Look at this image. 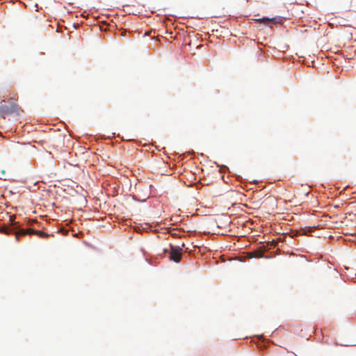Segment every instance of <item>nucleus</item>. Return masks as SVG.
<instances>
[{
  "label": "nucleus",
  "mask_w": 356,
  "mask_h": 356,
  "mask_svg": "<svg viewBox=\"0 0 356 356\" xmlns=\"http://www.w3.org/2000/svg\"><path fill=\"white\" fill-rule=\"evenodd\" d=\"M10 221L11 224L8 227H3L0 229L1 232L6 234H13L17 241L20 240L21 236H22V229L20 227L19 222H16L13 219V216H10Z\"/></svg>",
  "instance_id": "1"
},
{
  "label": "nucleus",
  "mask_w": 356,
  "mask_h": 356,
  "mask_svg": "<svg viewBox=\"0 0 356 356\" xmlns=\"http://www.w3.org/2000/svg\"><path fill=\"white\" fill-rule=\"evenodd\" d=\"M182 256V249L179 246L170 245L169 259L176 263L180 262Z\"/></svg>",
  "instance_id": "2"
},
{
  "label": "nucleus",
  "mask_w": 356,
  "mask_h": 356,
  "mask_svg": "<svg viewBox=\"0 0 356 356\" xmlns=\"http://www.w3.org/2000/svg\"><path fill=\"white\" fill-rule=\"evenodd\" d=\"M10 100H11L10 106H8L6 104L2 105V106H1L2 112L4 114H10V113H18V111H19L18 105L15 103V102L13 99H11Z\"/></svg>",
  "instance_id": "3"
},
{
  "label": "nucleus",
  "mask_w": 356,
  "mask_h": 356,
  "mask_svg": "<svg viewBox=\"0 0 356 356\" xmlns=\"http://www.w3.org/2000/svg\"><path fill=\"white\" fill-rule=\"evenodd\" d=\"M27 234L28 235L35 234L40 238H47L49 236L48 234H47L45 232H42L41 231H35L32 228L24 229V236Z\"/></svg>",
  "instance_id": "4"
},
{
  "label": "nucleus",
  "mask_w": 356,
  "mask_h": 356,
  "mask_svg": "<svg viewBox=\"0 0 356 356\" xmlns=\"http://www.w3.org/2000/svg\"><path fill=\"white\" fill-rule=\"evenodd\" d=\"M264 256V252L262 250H256L250 253V257L251 258H261Z\"/></svg>",
  "instance_id": "5"
},
{
  "label": "nucleus",
  "mask_w": 356,
  "mask_h": 356,
  "mask_svg": "<svg viewBox=\"0 0 356 356\" xmlns=\"http://www.w3.org/2000/svg\"><path fill=\"white\" fill-rule=\"evenodd\" d=\"M259 22H264L266 24H270L271 22H277L276 18H271V19H269V18H262V19H259Z\"/></svg>",
  "instance_id": "6"
},
{
  "label": "nucleus",
  "mask_w": 356,
  "mask_h": 356,
  "mask_svg": "<svg viewBox=\"0 0 356 356\" xmlns=\"http://www.w3.org/2000/svg\"><path fill=\"white\" fill-rule=\"evenodd\" d=\"M168 252V250L167 248L163 249V252L165 253V252Z\"/></svg>",
  "instance_id": "7"
},
{
  "label": "nucleus",
  "mask_w": 356,
  "mask_h": 356,
  "mask_svg": "<svg viewBox=\"0 0 356 356\" xmlns=\"http://www.w3.org/2000/svg\"><path fill=\"white\" fill-rule=\"evenodd\" d=\"M149 195H148L146 197H145L142 201H145V200L149 197Z\"/></svg>",
  "instance_id": "8"
}]
</instances>
